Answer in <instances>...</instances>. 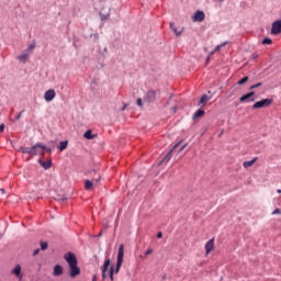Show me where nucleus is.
<instances>
[{"label": "nucleus", "instance_id": "nucleus-1", "mask_svg": "<svg viewBox=\"0 0 281 281\" xmlns=\"http://www.w3.org/2000/svg\"><path fill=\"white\" fill-rule=\"evenodd\" d=\"M122 262H124V244H121L119 247L117 259H116V268L113 267L110 269V280L113 281V273H120V269H122Z\"/></svg>", "mask_w": 281, "mask_h": 281}, {"label": "nucleus", "instance_id": "nucleus-2", "mask_svg": "<svg viewBox=\"0 0 281 281\" xmlns=\"http://www.w3.org/2000/svg\"><path fill=\"white\" fill-rule=\"evenodd\" d=\"M47 148V146L41 144V143H37L35 144L33 147H31V155L33 157H36V155H45V149Z\"/></svg>", "mask_w": 281, "mask_h": 281}, {"label": "nucleus", "instance_id": "nucleus-3", "mask_svg": "<svg viewBox=\"0 0 281 281\" xmlns=\"http://www.w3.org/2000/svg\"><path fill=\"white\" fill-rule=\"evenodd\" d=\"M64 259L68 262L69 267L78 266V259L74 252H68L64 256Z\"/></svg>", "mask_w": 281, "mask_h": 281}, {"label": "nucleus", "instance_id": "nucleus-4", "mask_svg": "<svg viewBox=\"0 0 281 281\" xmlns=\"http://www.w3.org/2000/svg\"><path fill=\"white\" fill-rule=\"evenodd\" d=\"M273 100L271 99H263L261 101H257L254 105L252 109H265L266 106L271 105Z\"/></svg>", "mask_w": 281, "mask_h": 281}, {"label": "nucleus", "instance_id": "nucleus-5", "mask_svg": "<svg viewBox=\"0 0 281 281\" xmlns=\"http://www.w3.org/2000/svg\"><path fill=\"white\" fill-rule=\"evenodd\" d=\"M157 100V92L154 90L147 91V93L144 97V102H147L148 104L155 102Z\"/></svg>", "mask_w": 281, "mask_h": 281}, {"label": "nucleus", "instance_id": "nucleus-6", "mask_svg": "<svg viewBox=\"0 0 281 281\" xmlns=\"http://www.w3.org/2000/svg\"><path fill=\"white\" fill-rule=\"evenodd\" d=\"M252 95H256V92L255 91H250L244 95H241L239 98V102L244 103V102H256V99L252 98Z\"/></svg>", "mask_w": 281, "mask_h": 281}, {"label": "nucleus", "instance_id": "nucleus-7", "mask_svg": "<svg viewBox=\"0 0 281 281\" xmlns=\"http://www.w3.org/2000/svg\"><path fill=\"white\" fill-rule=\"evenodd\" d=\"M271 34L273 36L281 34V20H277L272 23Z\"/></svg>", "mask_w": 281, "mask_h": 281}, {"label": "nucleus", "instance_id": "nucleus-8", "mask_svg": "<svg viewBox=\"0 0 281 281\" xmlns=\"http://www.w3.org/2000/svg\"><path fill=\"white\" fill-rule=\"evenodd\" d=\"M12 276H15L16 280L22 281L23 280V272H21V265H16L11 270Z\"/></svg>", "mask_w": 281, "mask_h": 281}, {"label": "nucleus", "instance_id": "nucleus-9", "mask_svg": "<svg viewBox=\"0 0 281 281\" xmlns=\"http://www.w3.org/2000/svg\"><path fill=\"white\" fill-rule=\"evenodd\" d=\"M56 98V90L49 89L44 93L45 102H52Z\"/></svg>", "mask_w": 281, "mask_h": 281}, {"label": "nucleus", "instance_id": "nucleus-10", "mask_svg": "<svg viewBox=\"0 0 281 281\" xmlns=\"http://www.w3.org/2000/svg\"><path fill=\"white\" fill-rule=\"evenodd\" d=\"M194 23H203L205 21V13L203 11H196L193 15Z\"/></svg>", "mask_w": 281, "mask_h": 281}, {"label": "nucleus", "instance_id": "nucleus-11", "mask_svg": "<svg viewBox=\"0 0 281 281\" xmlns=\"http://www.w3.org/2000/svg\"><path fill=\"white\" fill-rule=\"evenodd\" d=\"M30 56L31 54H29L26 50H23L20 55H18L16 60L25 64L27 60H30Z\"/></svg>", "mask_w": 281, "mask_h": 281}, {"label": "nucleus", "instance_id": "nucleus-12", "mask_svg": "<svg viewBox=\"0 0 281 281\" xmlns=\"http://www.w3.org/2000/svg\"><path fill=\"white\" fill-rule=\"evenodd\" d=\"M109 267H111V259H105L103 267H102V278L103 280H105L106 278V273L109 271Z\"/></svg>", "mask_w": 281, "mask_h": 281}, {"label": "nucleus", "instance_id": "nucleus-13", "mask_svg": "<svg viewBox=\"0 0 281 281\" xmlns=\"http://www.w3.org/2000/svg\"><path fill=\"white\" fill-rule=\"evenodd\" d=\"M89 175L90 177H92V181L94 183H100V179H101L100 172H98L95 169H92L89 171Z\"/></svg>", "mask_w": 281, "mask_h": 281}, {"label": "nucleus", "instance_id": "nucleus-14", "mask_svg": "<svg viewBox=\"0 0 281 281\" xmlns=\"http://www.w3.org/2000/svg\"><path fill=\"white\" fill-rule=\"evenodd\" d=\"M179 144H181V143H177V144L173 146V148L162 158L161 164H164V162L168 164V161H169L170 159H172V150H175V148H177V147L179 146Z\"/></svg>", "mask_w": 281, "mask_h": 281}, {"label": "nucleus", "instance_id": "nucleus-15", "mask_svg": "<svg viewBox=\"0 0 281 281\" xmlns=\"http://www.w3.org/2000/svg\"><path fill=\"white\" fill-rule=\"evenodd\" d=\"M70 278H76L77 276H80V268L78 266H70Z\"/></svg>", "mask_w": 281, "mask_h": 281}, {"label": "nucleus", "instance_id": "nucleus-16", "mask_svg": "<svg viewBox=\"0 0 281 281\" xmlns=\"http://www.w3.org/2000/svg\"><path fill=\"white\" fill-rule=\"evenodd\" d=\"M53 276L58 278V276H63V266L56 265L53 270Z\"/></svg>", "mask_w": 281, "mask_h": 281}, {"label": "nucleus", "instance_id": "nucleus-17", "mask_svg": "<svg viewBox=\"0 0 281 281\" xmlns=\"http://www.w3.org/2000/svg\"><path fill=\"white\" fill-rule=\"evenodd\" d=\"M170 30H172L173 34H176V36H181V34H183V29H181L180 31L177 30V26L175 25V23L170 22Z\"/></svg>", "mask_w": 281, "mask_h": 281}, {"label": "nucleus", "instance_id": "nucleus-18", "mask_svg": "<svg viewBox=\"0 0 281 281\" xmlns=\"http://www.w3.org/2000/svg\"><path fill=\"white\" fill-rule=\"evenodd\" d=\"M258 161V157L252 158L251 160H246L243 162L244 168H251L255 162Z\"/></svg>", "mask_w": 281, "mask_h": 281}, {"label": "nucleus", "instance_id": "nucleus-19", "mask_svg": "<svg viewBox=\"0 0 281 281\" xmlns=\"http://www.w3.org/2000/svg\"><path fill=\"white\" fill-rule=\"evenodd\" d=\"M212 249H214V238L210 239L205 244V251H206V254H210V251H212Z\"/></svg>", "mask_w": 281, "mask_h": 281}, {"label": "nucleus", "instance_id": "nucleus-20", "mask_svg": "<svg viewBox=\"0 0 281 281\" xmlns=\"http://www.w3.org/2000/svg\"><path fill=\"white\" fill-rule=\"evenodd\" d=\"M40 165L42 168H44V170H49V168H52V160H40Z\"/></svg>", "mask_w": 281, "mask_h": 281}, {"label": "nucleus", "instance_id": "nucleus-21", "mask_svg": "<svg viewBox=\"0 0 281 281\" xmlns=\"http://www.w3.org/2000/svg\"><path fill=\"white\" fill-rule=\"evenodd\" d=\"M18 150L24 155H32V147H20Z\"/></svg>", "mask_w": 281, "mask_h": 281}, {"label": "nucleus", "instance_id": "nucleus-22", "mask_svg": "<svg viewBox=\"0 0 281 281\" xmlns=\"http://www.w3.org/2000/svg\"><path fill=\"white\" fill-rule=\"evenodd\" d=\"M207 102H210V98H207V94H203L200 98V103L199 104H202V106H205L207 104Z\"/></svg>", "mask_w": 281, "mask_h": 281}, {"label": "nucleus", "instance_id": "nucleus-23", "mask_svg": "<svg viewBox=\"0 0 281 281\" xmlns=\"http://www.w3.org/2000/svg\"><path fill=\"white\" fill-rule=\"evenodd\" d=\"M203 115H205V111L200 109L193 114V120H196L198 117H203Z\"/></svg>", "mask_w": 281, "mask_h": 281}, {"label": "nucleus", "instance_id": "nucleus-24", "mask_svg": "<svg viewBox=\"0 0 281 281\" xmlns=\"http://www.w3.org/2000/svg\"><path fill=\"white\" fill-rule=\"evenodd\" d=\"M67 146H69V142H67V140H61L60 143H59V150H66L67 149Z\"/></svg>", "mask_w": 281, "mask_h": 281}, {"label": "nucleus", "instance_id": "nucleus-25", "mask_svg": "<svg viewBox=\"0 0 281 281\" xmlns=\"http://www.w3.org/2000/svg\"><path fill=\"white\" fill-rule=\"evenodd\" d=\"M34 49H36V44L32 43V44L29 45L27 49H25L24 52H27L29 54L32 55Z\"/></svg>", "mask_w": 281, "mask_h": 281}, {"label": "nucleus", "instance_id": "nucleus-26", "mask_svg": "<svg viewBox=\"0 0 281 281\" xmlns=\"http://www.w3.org/2000/svg\"><path fill=\"white\" fill-rule=\"evenodd\" d=\"M261 44L262 45H272L273 44V40L269 38V37H265L262 41H261Z\"/></svg>", "mask_w": 281, "mask_h": 281}, {"label": "nucleus", "instance_id": "nucleus-27", "mask_svg": "<svg viewBox=\"0 0 281 281\" xmlns=\"http://www.w3.org/2000/svg\"><path fill=\"white\" fill-rule=\"evenodd\" d=\"M83 137L86 139H93V134L91 133V130L86 131Z\"/></svg>", "mask_w": 281, "mask_h": 281}, {"label": "nucleus", "instance_id": "nucleus-28", "mask_svg": "<svg viewBox=\"0 0 281 281\" xmlns=\"http://www.w3.org/2000/svg\"><path fill=\"white\" fill-rule=\"evenodd\" d=\"M93 181H91V180H86V182H85V188H86V190H91V188H93Z\"/></svg>", "mask_w": 281, "mask_h": 281}, {"label": "nucleus", "instance_id": "nucleus-29", "mask_svg": "<svg viewBox=\"0 0 281 281\" xmlns=\"http://www.w3.org/2000/svg\"><path fill=\"white\" fill-rule=\"evenodd\" d=\"M225 45H227V42H224V43L217 45V46L215 47L214 52H221V48H222V47H225Z\"/></svg>", "mask_w": 281, "mask_h": 281}, {"label": "nucleus", "instance_id": "nucleus-30", "mask_svg": "<svg viewBox=\"0 0 281 281\" xmlns=\"http://www.w3.org/2000/svg\"><path fill=\"white\" fill-rule=\"evenodd\" d=\"M249 81V77H244V78H241L238 82H237V85H245V82H248Z\"/></svg>", "mask_w": 281, "mask_h": 281}, {"label": "nucleus", "instance_id": "nucleus-31", "mask_svg": "<svg viewBox=\"0 0 281 281\" xmlns=\"http://www.w3.org/2000/svg\"><path fill=\"white\" fill-rule=\"evenodd\" d=\"M47 247H48L47 241H41V249H42V251H45V249H47Z\"/></svg>", "mask_w": 281, "mask_h": 281}, {"label": "nucleus", "instance_id": "nucleus-32", "mask_svg": "<svg viewBox=\"0 0 281 281\" xmlns=\"http://www.w3.org/2000/svg\"><path fill=\"white\" fill-rule=\"evenodd\" d=\"M150 254H153V248H148V249L145 251V255H144V256L140 255V258H146V256H150Z\"/></svg>", "mask_w": 281, "mask_h": 281}, {"label": "nucleus", "instance_id": "nucleus-33", "mask_svg": "<svg viewBox=\"0 0 281 281\" xmlns=\"http://www.w3.org/2000/svg\"><path fill=\"white\" fill-rule=\"evenodd\" d=\"M258 87H262V82H259V83H256V85H252V86H250V90H252V89H258Z\"/></svg>", "mask_w": 281, "mask_h": 281}, {"label": "nucleus", "instance_id": "nucleus-34", "mask_svg": "<svg viewBox=\"0 0 281 281\" xmlns=\"http://www.w3.org/2000/svg\"><path fill=\"white\" fill-rule=\"evenodd\" d=\"M23 113H25L24 110H22V111L15 116V120H21V115H23Z\"/></svg>", "mask_w": 281, "mask_h": 281}, {"label": "nucleus", "instance_id": "nucleus-35", "mask_svg": "<svg viewBox=\"0 0 281 281\" xmlns=\"http://www.w3.org/2000/svg\"><path fill=\"white\" fill-rule=\"evenodd\" d=\"M136 104H137V106H143V102H142L140 98L136 100Z\"/></svg>", "mask_w": 281, "mask_h": 281}, {"label": "nucleus", "instance_id": "nucleus-36", "mask_svg": "<svg viewBox=\"0 0 281 281\" xmlns=\"http://www.w3.org/2000/svg\"><path fill=\"white\" fill-rule=\"evenodd\" d=\"M3 131H5V125H4V124H1V125H0V133H3Z\"/></svg>", "mask_w": 281, "mask_h": 281}, {"label": "nucleus", "instance_id": "nucleus-37", "mask_svg": "<svg viewBox=\"0 0 281 281\" xmlns=\"http://www.w3.org/2000/svg\"><path fill=\"white\" fill-rule=\"evenodd\" d=\"M272 214H273V215H276V214H281L280 209H276V210L272 212Z\"/></svg>", "mask_w": 281, "mask_h": 281}, {"label": "nucleus", "instance_id": "nucleus-38", "mask_svg": "<svg viewBox=\"0 0 281 281\" xmlns=\"http://www.w3.org/2000/svg\"><path fill=\"white\" fill-rule=\"evenodd\" d=\"M162 237H164V234L161 232H158L157 238H162Z\"/></svg>", "mask_w": 281, "mask_h": 281}, {"label": "nucleus", "instance_id": "nucleus-39", "mask_svg": "<svg viewBox=\"0 0 281 281\" xmlns=\"http://www.w3.org/2000/svg\"><path fill=\"white\" fill-rule=\"evenodd\" d=\"M187 146H188V144H184V145L180 148V153H181V150H186Z\"/></svg>", "mask_w": 281, "mask_h": 281}, {"label": "nucleus", "instance_id": "nucleus-40", "mask_svg": "<svg viewBox=\"0 0 281 281\" xmlns=\"http://www.w3.org/2000/svg\"><path fill=\"white\" fill-rule=\"evenodd\" d=\"M38 251H41L40 249H35L33 252V256H37Z\"/></svg>", "mask_w": 281, "mask_h": 281}, {"label": "nucleus", "instance_id": "nucleus-41", "mask_svg": "<svg viewBox=\"0 0 281 281\" xmlns=\"http://www.w3.org/2000/svg\"><path fill=\"white\" fill-rule=\"evenodd\" d=\"M44 150H46L47 153H52V148H45Z\"/></svg>", "mask_w": 281, "mask_h": 281}, {"label": "nucleus", "instance_id": "nucleus-42", "mask_svg": "<svg viewBox=\"0 0 281 281\" xmlns=\"http://www.w3.org/2000/svg\"><path fill=\"white\" fill-rule=\"evenodd\" d=\"M92 281H98V277H97V276H93V277H92Z\"/></svg>", "mask_w": 281, "mask_h": 281}, {"label": "nucleus", "instance_id": "nucleus-43", "mask_svg": "<svg viewBox=\"0 0 281 281\" xmlns=\"http://www.w3.org/2000/svg\"><path fill=\"white\" fill-rule=\"evenodd\" d=\"M252 57H254V58H257V57H258V55L254 54V55H252Z\"/></svg>", "mask_w": 281, "mask_h": 281}, {"label": "nucleus", "instance_id": "nucleus-44", "mask_svg": "<svg viewBox=\"0 0 281 281\" xmlns=\"http://www.w3.org/2000/svg\"><path fill=\"white\" fill-rule=\"evenodd\" d=\"M277 192H278V194H281V190L279 189V190H277Z\"/></svg>", "mask_w": 281, "mask_h": 281}, {"label": "nucleus", "instance_id": "nucleus-45", "mask_svg": "<svg viewBox=\"0 0 281 281\" xmlns=\"http://www.w3.org/2000/svg\"><path fill=\"white\" fill-rule=\"evenodd\" d=\"M100 236H102V233H99L98 238H100Z\"/></svg>", "mask_w": 281, "mask_h": 281}, {"label": "nucleus", "instance_id": "nucleus-46", "mask_svg": "<svg viewBox=\"0 0 281 281\" xmlns=\"http://www.w3.org/2000/svg\"><path fill=\"white\" fill-rule=\"evenodd\" d=\"M220 1V3H223L225 0H218Z\"/></svg>", "mask_w": 281, "mask_h": 281}, {"label": "nucleus", "instance_id": "nucleus-47", "mask_svg": "<svg viewBox=\"0 0 281 281\" xmlns=\"http://www.w3.org/2000/svg\"><path fill=\"white\" fill-rule=\"evenodd\" d=\"M125 109H126V105H125V106H123L122 111H124Z\"/></svg>", "mask_w": 281, "mask_h": 281}, {"label": "nucleus", "instance_id": "nucleus-48", "mask_svg": "<svg viewBox=\"0 0 281 281\" xmlns=\"http://www.w3.org/2000/svg\"><path fill=\"white\" fill-rule=\"evenodd\" d=\"M206 63H210V59H206Z\"/></svg>", "mask_w": 281, "mask_h": 281}, {"label": "nucleus", "instance_id": "nucleus-49", "mask_svg": "<svg viewBox=\"0 0 281 281\" xmlns=\"http://www.w3.org/2000/svg\"><path fill=\"white\" fill-rule=\"evenodd\" d=\"M1 190V192H4V190L3 189H0Z\"/></svg>", "mask_w": 281, "mask_h": 281}]
</instances>
